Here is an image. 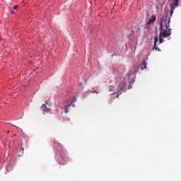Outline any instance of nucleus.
Segmentation results:
<instances>
[{"instance_id":"39448f33","label":"nucleus","mask_w":181,"mask_h":181,"mask_svg":"<svg viewBox=\"0 0 181 181\" xmlns=\"http://www.w3.org/2000/svg\"><path fill=\"white\" fill-rule=\"evenodd\" d=\"M42 108L45 112H49V111H50V107H47V102H45V104L42 105Z\"/></svg>"},{"instance_id":"6e6552de","label":"nucleus","mask_w":181,"mask_h":181,"mask_svg":"<svg viewBox=\"0 0 181 181\" xmlns=\"http://www.w3.org/2000/svg\"><path fill=\"white\" fill-rule=\"evenodd\" d=\"M174 11H175V7H173V6H171V10L170 11V16H172V15H173Z\"/></svg>"},{"instance_id":"ddd939ff","label":"nucleus","mask_w":181,"mask_h":181,"mask_svg":"<svg viewBox=\"0 0 181 181\" xmlns=\"http://www.w3.org/2000/svg\"><path fill=\"white\" fill-rule=\"evenodd\" d=\"M119 95H121V92H118V93H117V97H118Z\"/></svg>"},{"instance_id":"f03ea898","label":"nucleus","mask_w":181,"mask_h":181,"mask_svg":"<svg viewBox=\"0 0 181 181\" xmlns=\"http://www.w3.org/2000/svg\"><path fill=\"white\" fill-rule=\"evenodd\" d=\"M74 103H77V99L76 98H74L73 99L71 98L67 102H66L64 106L66 114H67V112H69L70 108H74V107H76Z\"/></svg>"},{"instance_id":"1a4fd4ad","label":"nucleus","mask_w":181,"mask_h":181,"mask_svg":"<svg viewBox=\"0 0 181 181\" xmlns=\"http://www.w3.org/2000/svg\"><path fill=\"white\" fill-rule=\"evenodd\" d=\"M158 40H159V39L158 38V37H154V45H156V43H158Z\"/></svg>"},{"instance_id":"f257e3e1","label":"nucleus","mask_w":181,"mask_h":181,"mask_svg":"<svg viewBox=\"0 0 181 181\" xmlns=\"http://www.w3.org/2000/svg\"><path fill=\"white\" fill-rule=\"evenodd\" d=\"M170 28V16H165L161 20L160 24L159 43H163V37H169L172 35Z\"/></svg>"},{"instance_id":"20e7f679","label":"nucleus","mask_w":181,"mask_h":181,"mask_svg":"<svg viewBox=\"0 0 181 181\" xmlns=\"http://www.w3.org/2000/svg\"><path fill=\"white\" fill-rule=\"evenodd\" d=\"M156 21V16H152L151 18H150L147 23L146 25L149 26V25H153L155 22Z\"/></svg>"},{"instance_id":"9d476101","label":"nucleus","mask_w":181,"mask_h":181,"mask_svg":"<svg viewBox=\"0 0 181 181\" xmlns=\"http://www.w3.org/2000/svg\"><path fill=\"white\" fill-rule=\"evenodd\" d=\"M156 47H158V45L157 44H153V50H155V49H156Z\"/></svg>"},{"instance_id":"f8f14e48","label":"nucleus","mask_w":181,"mask_h":181,"mask_svg":"<svg viewBox=\"0 0 181 181\" xmlns=\"http://www.w3.org/2000/svg\"><path fill=\"white\" fill-rule=\"evenodd\" d=\"M155 50H157V52H160V49L158 48V47H157Z\"/></svg>"},{"instance_id":"2eb2a0df","label":"nucleus","mask_w":181,"mask_h":181,"mask_svg":"<svg viewBox=\"0 0 181 181\" xmlns=\"http://www.w3.org/2000/svg\"><path fill=\"white\" fill-rule=\"evenodd\" d=\"M11 12L13 13V11H11Z\"/></svg>"},{"instance_id":"0eeeda50","label":"nucleus","mask_w":181,"mask_h":181,"mask_svg":"<svg viewBox=\"0 0 181 181\" xmlns=\"http://www.w3.org/2000/svg\"><path fill=\"white\" fill-rule=\"evenodd\" d=\"M172 5H173V6H177L179 5V0H174V2Z\"/></svg>"},{"instance_id":"423d86ee","label":"nucleus","mask_w":181,"mask_h":181,"mask_svg":"<svg viewBox=\"0 0 181 181\" xmlns=\"http://www.w3.org/2000/svg\"><path fill=\"white\" fill-rule=\"evenodd\" d=\"M147 64H146V61L144 60V62H143V64H142V66H141V70H144V69H146V65H147Z\"/></svg>"},{"instance_id":"7ed1b4c3","label":"nucleus","mask_w":181,"mask_h":181,"mask_svg":"<svg viewBox=\"0 0 181 181\" xmlns=\"http://www.w3.org/2000/svg\"><path fill=\"white\" fill-rule=\"evenodd\" d=\"M59 156L61 159H62V160H64V162H67V160H69V156H67V152L66 151V150H64V148H62L59 151Z\"/></svg>"},{"instance_id":"9b49d317","label":"nucleus","mask_w":181,"mask_h":181,"mask_svg":"<svg viewBox=\"0 0 181 181\" xmlns=\"http://www.w3.org/2000/svg\"><path fill=\"white\" fill-rule=\"evenodd\" d=\"M18 8H19V6L18 5L13 6V9H18Z\"/></svg>"},{"instance_id":"4468645a","label":"nucleus","mask_w":181,"mask_h":181,"mask_svg":"<svg viewBox=\"0 0 181 181\" xmlns=\"http://www.w3.org/2000/svg\"><path fill=\"white\" fill-rule=\"evenodd\" d=\"M125 86H126V84L124 83V84H123V88H125Z\"/></svg>"}]
</instances>
